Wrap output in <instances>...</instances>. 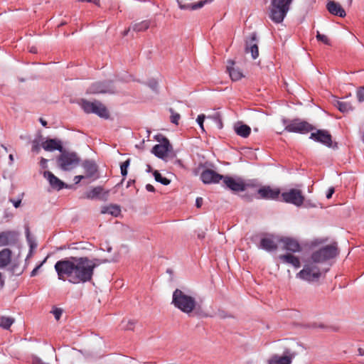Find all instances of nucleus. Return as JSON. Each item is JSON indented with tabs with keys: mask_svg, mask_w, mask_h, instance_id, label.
Segmentation results:
<instances>
[{
	"mask_svg": "<svg viewBox=\"0 0 364 364\" xmlns=\"http://www.w3.org/2000/svg\"><path fill=\"white\" fill-rule=\"evenodd\" d=\"M107 260L90 259L87 257H71L58 260L55 269L59 279L74 284H85L92 280L95 269Z\"/></svg>",
	"mask_w": 364,
	"mask_h": 364,
	"instance_id": "1",
	"label": "nucleus"
},
{
	"mask_svg": "<svg viewBox=\"0 0 364 364\" xmlns=\"http://www.w3.org/2000/svg\"><path fill=\"white\" fill-rule=\"evenodd\" d=\"M293 0H272L269 7V18L275 23H282L290 9Z\"/></svg>",
	"mask_w": 364,
	"mask_h": 364,
	"instance_id": "2",
	"label": "nucleus"
},
{
	"mask_svg": "<svg viewBox=\"0 0 364 364\" xmlns=\"http://www.w3.org/2000/svg\"><path fill=\"white\" fill-rule=\"evenodd\" d=\"M56 161L61 170L69 171L77 167L81 160L76 152L67 151L63 149V151L57 157Z\"/></svg>",
	"mask_w": 364,
	"mask_h": 364,
	"instance_id": "3",
	"label": "nucleus"
},
{
	"mask_svg": "<svg viewBox=\"0 0 364 364\" xmlns=\"http://www.w3.org/2000/svg\"><path fill=\"white\" fill-rule=\"evenodd\" d=\"M282 122L285 126L284 130L288 132L305 134L316 129L312 124L299 118L294 119L292 120L283 118Z\"/></svg>",
	"mask_w": 364,
	"mask_h": 364,
	"instance_id": "4",
	"label": "nucleus"
},
{
	"mask_svg": "<svg viewBox=\"0 0 364 364\" xmlns=\"http://www.w3.org/2000/svg\"><path fill=\"white\" fill-rule=\"evenodd\" d=\"M338 253V248L336 244L328 245L314 252L311 259L314 263H322L334 258Z\"/></svg>",
	"mask_w": 364,
	"mask_h": 364,
	"instance_id": "5",
	"label": "nucleus"
},
{
	"mask_svg": "<svg viewBox=\"0 0 364 364\" xmlns=\"http://www.w3.org/2000/svg\"><path fill=\"white\" fill-rule=\"evenodd\" d=\"M81 107L87 114L93 113L105 119L109 117L107 107L100 101L92 102L87 100H82Z\"/></svg>",
	"mask_w": 364,
	"mask_h": 364,
	"instance_id": "6",
	"label": "nucleus"
},
{
	"mask_svg": "<svg viewBox=\"0 0 364 364\" xmlns=\"http://www.w3.org/2000/svg\"><path fill=\"white\" fill-rule=\"evenodd\" d=\"M156 139L160 142V144L153 146L151 153L159 159H164L167 154L173 150L172 145L170 144L169 140L162 135H157Z\"/></svg>",
	"mask_w": 364,
	"mask_h": 364,
	"instance_id": "7",
	"label": "nucleus"
},
{
	"mask_svg": "<svg viewBox=\"0 0 364 364\" xmlns=\"http://www.w3.org/2000/svg\"><path fill=\"white\" fill-rule=\"evenodd\" d=\"M87 92L89 94H114L116 90L112 80H104L92 83Z\"/></svg>",
	"mask_w": 364,
	"mask_h": 364,
	"instance_id": "8",
	"label": "nucleus"
},
{
	"mask_svg": "<svg viewBox=\"0 0 364 364\" xmlns=\"http://www.w3.org/2000/svg\"><path fill=\"white\" fill-rule=\"evenodd\" d=\"M321 275V271L314 264L304 265V268L297 274V276L309 282H317Z\"/></svg>",
	"mask_w": 364,
	"mask_h": 364,
	"instance_id": "9",
	"label": "nucleus"
},
{
	"mask_svg": "<svg viewBox=\"0 0 364 364\" xmlns=\"http://www.w3.org/2000/svg\"><path fill=\"white\" fill-rule=\"evenodd\" d=\"M280 197L281 201L293 204L297 207L302 205L304 201L301 191L296 188H291L288 191L282 193Z\"/></svg>",
	"mask_w": 364,
	"mask_h": 364,
	"instance_id": "10",
	"label": "nucleus"
},
{
	"mask_svg": "<svg viewBox=\"0 0 364 364\" xmlns=\"http://www.w3.org/2000/svg\"><path fill=\"white\" fill-rule=\"evenodd\" d=\"M311 134L309 139L316 141L322 144L323 145L327 147H336L337 144L335 143L333 145L332 136L328 131L326 129H316V132H311Z\"/></svg>",
	"mask_w": 364,
	"mask_h": 364,
	"instance_id": "11",
	"label": "nucleus"
},
{
	"mask_svg": "<svg viewBox=\"0 0 364 364\" xmlns=\"http://www.w3.org/2000/svg\"><path fill=\"white\" fill-rule=\"evenodd\" d=\"M171 303L175 307L186 314L191 313L196 304L194 297H173Z\"/></svg>",
	"mask_w": 364,
	"mask_h": 364,
	"instance_id": "12",
	"label": "nucleus"
},
{
	"mask_svg": "<svg viewBox=\"0 0 364 364\" xmlns=\"http://www.w3.org/2000/svg\"><path fill=\"white\" fill-rule=\"evenodd\" d=\"M223 182L226 188L234 192L244 191L247 187L254 186L252 184L245 183L241 178L235 180L228 176H223Z\"/></svg>",
	"mask_w": 364,
	"mask_h": 364,
	"instance_id": "13",
	"label": "nucleus"
},
{
	"mask_svg": "<svg viewBox=\"0 0 364 364\" xmlns=\"http://www.w3.org/2000/svg\"><path fill=\"white\" fill-rule=\"evenodd\" d=\"M258 198L264 200H278L281 192L279 188H272L269 186H262L257 190Z\"/></svg>",
	"mask_w": 364,
	"mask_h": 364,
	"instance_id": "14",
	"label": "nucleus"
},
{
	"mask_svg": "<svg viewBox=\"0 0 364 364\" xmlns=\"http://www.w3.org/2000/svg\"><path fill=\"white\" fill-rule=\"evenodd\" d=\"M223 175H220L211 169H205L200 173V179L205 184L218 183L223 180Z\"/></svg>",
	"mask_w": 364,
	"mask_h": 364,
	"instance_id": "15",
	"label": "nucleus"
},
{
	"mask_svg": "<svg viewBox=\"0 0 364 364\" xmlns=\"http://www.w3.org/2000/svg\"><path fill=\"white\" fill-rule=\"evenodd\" d=\"M257 42L258 40L256 33H252L245 42V52L251 53L253 59H256L259 56Z\"/></svg>",
	"mask_w": 364,
	"mask_h": 364,
	"instance_id": "16",
	"label": "nucleus"
},
{
	"mask_svg": "<svg viewBox=\"0 0 364 364\" xmlns=\"http://www.w3.org/2000/svg\"><path fill=\"white\" fill-rule=\"evenodd\" d=\"M43 176L46 178L50 185V186L58 191L62 190L65 188H68V186L56 177L52 172L46 171L43 173Z\"/></svg>",
	"mask_w": 364,
	"mask_h": 364,
	"instance_id": "17",
	"label": "nucleus"
},
{
	"mask_svg": "<svg viewBox=\"0 0 364 364\" xmlns=\"http://www.w3.org/2000/svg\"><path fill=\"white\" fill-rule=\"evenodd\" d=\"M81 166L85 170L86 178L94 177V180L99 178L98 176H96L98 172V167L94 161L88 159L85 160Z\"/></svg>",
	"mask_w": 364,
	"mask_h": 364,
	"instance_id": "18",
	"label": "nucleus"
},
{
	"mask_svg": "<svg viewBox=\"0 0 364 364\" xmlns=\"http://www.w3.org/2000/svg\"><path fill=\"white\" fill-rule=\"evenodd\" d=\"M284 244V250L291 252H299L301 250V247L299 242L291 237H284L280 240Z\"/></svg>",
	"mask_w": 364,
	"mask_h": 364,
	"instance_id": "19",
	"label": "nucleus"
},
{
	"mask_svg": "<svg viewBox=\"0 0 364 364\" xmlns=\"http://www.w3.org/2000/svg\"><path fill=\"white\" fill-rule=\"evenodd\" d=\"M41 146L43 149L47 151L58 150V151L62 152V151H63L61 141L56 139H46L42 143Z\"/></svg>",
	"mask_w": 364,
	"mask_h": 364,
	"instance_id": "20",
	"label": "nucleus"
},
{
	"mask_svg": "<svg viewBox=\"0 0 364 364\" xmlns=\"http://www.w3.org/2000/svg\"><path fill=\"white\" fill-rule=\"evenodd\" d=\"M326 8L328 12L334 16L345 17L346 15L345 10L340 4L334 1H329L326 5Z\"/></svg>",
	"mask_w": 364,
	"mask_h": 364,
	"instance_id": "21",
	"label": "nucleus"
},
{
	"mask_svg": "<svg viewBox=\"0 0 364 364\" xmlns=\"http://www.w3.org/2000/svg\"><path fill=\"white\" fill-rule=\"evenodd\" d=\"M279 258L282 262L290 264L296 268H299L301 266V262L299 257L291 254L287 253L285 255H279Z\"/></svg>",
	"mask_w": 364,
	"mask_h": 364,
	"instance_id": "22",
	"label": "nucleus"
},
{
	"mask_svg": "<svg viewBox=\"0 0 364 364\" xmlns=\"http://www.w3.org/2000/svg\"><path fill=\"white\" fill-rule=\"evenodd\" d=\"M234 129L237 135L243 138H247L249 136L251 132L250 127L248 125L244 124L241 122H237L235 124L234 126Z\"/></svg>",
	"mask_w": 364,
	"mask_h": 364,
	"instance_id": "23",
	"label": "nucleus"
},
{
	"mask_svg": "<svg viewBox=\"0 0 364 364\" xmlns=\"http://www.w3.org/2000/svg\"><path fill=\"white\" fill-rule=\"evenodd\" d=\"M259 248L267 252H272L277 249V245L272 239L264 237L260 240Z\"/></svg>",
	"mask_w": 364,
	"mask_h": 364,
	"instance_id": "24",
	"label": "nucleus"
},
{
	"mask_svg": "<svg viewBox=\"0 0 364 364\" xmlns=\"http://www.w3.org/2000/svg\"><path fill=\"white\" fill-rule=\"evenodd\" d=\"M11 250L5 248L0 251V268L7 266L11 260Z\"/></svg>",
	"mask_w": 364,
	"mask_h": 364,
	"instance_id": "25",
	"label": "nucleus"
},
{
	"mask_svg": "<svg viewBox=\"0 0 364 364\" xmlns=\"http://www.w3.org/2000/svg\"><path fill=\"white\" fill-rule=\"evenodd\" d=\"M293 356L284 355L278 356L274 355L268 360V364H291Z\"/></svg>",
	"mask_w": 364,
	"mask_h": 364,
	"instance_id": "26",
	"label": "nucleus"
},
{
	"mask_svg": "<svg viewBox=\"0 0 364 364\" xmlns=\"http://www.w3.org/2000/svg\"><path fill=\"white\" fill-rule=\"evenodd\" d=\"M231 65H232L231 66L227 67V70L229 73V75H230V77H231V79L234 81H237V80H240L242 77H243L244 75L242 73V72L240 70V69L232 67V65H234L233 61H231Z\"/></svg>",
	"mask_w": 364,
	"mask_h": 364,
	"instance_id": "27",
	"label": "nucleus"
},
{
	"mask_svg": "<svg viewBox=\"0 0 364 364\" xmlns=\"http://www.w3.org/2000/svg\"><path fill=\"white\" fill-rule=\"evenodd\" d=\"M101 213L104 214L108 213L114 217H117L118 215H119L121 213V209L119 205L111 204L109 205L104 207Z\"/></svg>",
	"mask_w": 364,
	"mask_h": 364,
	"instance_id": "28",
	"label": "nucleus"
},
{
	"mask_svg": "<svg viewBox=\"0 0 364 364\" xmlns=\"http://www.w3.org/2000/svg\"><path fill=\"white\" fill-rule=\"evenodd\" d=\"M14 233L10 231H4L0 233V247L9 245L13 240Z\"/></svg>",
	"mask_w": 364,
	"mask_h": 364,
	"instance_id": "29",
	"label": "nucleus"
},
{
	"mask_svg": "<svg viewBox=\"0 0 364 364\" xmlns=\"http://www.w3.org/2000/svg\"><path fill=\"white\" fill-rule=\"evenodd\" d=\"M102 192L103 188L102 186H96L92 188L90 191L86 192L85 198L90 200L98 198Z\"/></svg>",
	"mask_w": 364,
	"mask_h": 364,
	"instance_id": "30",
	"label": "nucleus"
},
{
	"mask_svg": "<svg viewBox=\"0 0 364 364\" xmlns=\"http://www.w3.org/2000/svg\"><path fill=\"white\" fill-rule=\"evenodd\" d=\"M151 24L149 20H144L139 23H135L132 26V28L134 31L141 32L147 30Z\"/></svg>",
	"mask_w": 364,
	"mask_h": 364,
	"instance_id": "31",
	"label": "nucleus"
},
{
	"mask_svg": "<svg viewBox=\"0 0 364 364\" xmlns=\"http://www.w3.org/2000/svg\"><path fill=\"white\" fill-rule=\"evenodd\" d=\"M334 105L338 109L343 113L348 112L352 110L353 107L350 102L336 100Z\"/></svg>",
	"mask_w": 364,
	"mask_h": 364,
	"instance_id": "32",
	"label": "nucleus"
},
{
	"mask_svg": "<svg viewBox=\"0 0 364 364\" xmlns=\"http://www.w3.org/2000/svg\"><path fill=\"white\" fill-rule=\"evenodd\" d=\"M14 318L9 316L0 317V327L5 330H9L11 325L14 323Z\"/></svg>",
	"mask_w": 364,
	"mask_h": 364,
	"instance_id": "33",
	"label": "nucleus"
},
{
	"mask_svg": "<svg viewBox=\"0 0 364 364\" xmlns=\"http://www.w3.org/2000/svg\"><path fill=\"white\" fill-rule=\"evenodd\" d=\"M136 322V320L134 319H129L128 321L122 320V328L124 331H133Z\"/></svg>",
	"mask_w": 364,
	"mask_h": 364,
	"instance_id": "34",
	"label": "nucleus"
},
{
	"mask_svg": "<svg viewBox=\"0 0 364 364\" xmlns=\"http://www.w3.org/2000/svg\"><path fill=\"white\" fill-rule=\"evenodd\" d=\"M153 175L154 176L156 181H157L164 186H168L171 183V181L169 179H168L167 178L163 177L162 175L156 170L154 171Z\"/></svg>",
	"mask_w": 364,
	"mask_h": 364,
	"instance_id": "35",
	"label": "nucleus"
},
{
	"mask_svg": "<svg viewBox=\"0 0 364 364\" xmlns=\"http://www.w3.org/2000/svg\"><path fill=\"white\" fill-rule=\"evenodd\" d=\"M208 118L212 119L215 122L218 129H220L223 127L222 117L220 113L216 112L213 115L209 116Z\"/></svg>",
	"mask_w": 364,
	"mask_h": 364,
	"instance_id": "36",
	"label": "nucleus"
},
{
	"mask_svg": "<svg viewBox=\"0 0 364 364\" xmlns=\"http://www.w3.org/2000/svg\"><path fill=\"white\" fill-rule=\"evenodd\" d=\"M316 37V39L318 41H321L323 43H324L325 45L331 44V41H330L329 38L326 36L320 33L319 31H317Z\"/></svg>",
	"mask_w": 364,
	"mask_h": 364,
	"instance_id": "37",
	"label": "nucleus"
},
{
	"mask_svg": "<svg viewBox=\"0 0 364 364\" xmlns=\"http://www.w3.org/2000/svg\"><path fill=\"white\" fill-rule=\"evenodd\" d=\"M169 111L171 113V123L175 124H178V121H179V119L181 118L180 114L178 113L175 112L172 108H170Z\"/></svg>",
	"mask_w": 364,
	"mask_h": 364,
	"instance_id": "38",
	"label": "nucleus"
},
{
	"mask_svg": "<svg viewBox=\"0 0 364 364\" xmlns=\"http://www.w3.org/2000/svg\"><path fill=\"white\" fill-rule=\"evenodd\" d=\"M51 313L54 315L55 318L58 321L63 314V309L60 308L54 307L51 311Z\"/></svg>",
	"mask_w": 364,
	"mask_h": 364,
	"instance_id": "39",
	"label": "nucleus"
},
{
	"mask_svg": "<svg viewBox=\"0 0 364 364\" xmlns=\"http://www.w3.org/2000/svg\"><path fill=\"white\" fill-rule=\"evenodd\" d=\"M41 150L39 141L34 139L32 141L31 151L34 153H38Z\"/></svg>",
	"mask_w": 364,
	"mask_h": 364,
	"instance_id": "40",
	"label": "nucleus"
},
{
	"mask_svg": "<svg viewBox=\"0 0 364 364\" xmlns=\"http://www.w3.org/2000/svg\"><path fill=\"white\" fill-rule=\"evenodd\" d=\"M148 86L154 91L157 92L158 82L155 79H151L147 82Z\"/></svg>",
	"mask_w": 364,
	"mask_h": 364,
	"instance_id": "41",
	"label": "nucleus"
},
{
	"mask_svg": "<svg viewBox=\"0 0 364 364\" xmlns=\"http://www.w3.org/2000/svg\"><path fill=\"white\" fill-rule=\"evenodd\" d=\"M205 118V116L204 114H199L196 119L197 123L198 124L200 128L201 129V130L203 132L205 131L204 126H203V122H204Z\"/></svg>",
	"mask_w": 364,
	"mask_h": 364,
	"instance_id": "42",
	"label": "nucleus"
},
{
	"mask_svg": "<svg viewBox=\"0 0 364 364\" xmlns=\"http://www.w3.org/2000/svg\"><path fill=\"white\" fill-rule=\"evenodd\" d=\"M357 98L359 102L364 101V87H361L357 91Z\"/></svg>",
	"mask_w": 364,
	"mask_h": 364,
	"instance_id": "43",
	"label": "nucleus"
},
{
	"mask_svg": "<svg viewBox=\"0 0 364 364\" xmlns=\"http://www.w3.org/2000/svg\"><path fill=\"white\" fill-rule=\"evenodd\" d=\"M11 272L13 274L20 275L22 273V270L19 269L18 267L16 264L12 265Z\"/></svg>",
	"mask_w": 364,
	"mask_h": 364,
	"instance_id": "44",
	"label": "nucleus"
},
{
	"mask_svg": "<svg viewBox=\"0 0 364 364\" xmlns=\"http://www.w3.org/2000/svg\"><path fill=\"white\" fill-rule=\"evenodd\" d=\"M33 364H48L47 363L43 362L40 358L35 356L32 359Z\"/></svg>",
	"mask_w": 364,
	"mask_h": 364,
	"instance_id": "45",
	"label": "nucleus"
},
{
	"mask_svg": "<svg viewBox=\"0 0 364 364\" xmlns=\"http://www.w3.org/2000/svg\"><path fill=\"white\" fill-rule=\"evenodd\" d=\"M9 201L11 202L14 205V206L17 208L21 205V199L14 200L13 198H10Z\"/></svg>",
	"mask_w": 364,
	"mask_h": 364,
	"instance_id": "46",
	"label": "nucleus"
},
{
	"mask_svg": "<svg viewBox=\"0 0 364 364\" xmlns=\"http://www.w3.org/2000/svg\"><path fill=\"white\" fill-rule=\"evenodd\" d=\"M48 160L46 159H44L43 157L41 158L40 161V166L42 168H46L48 167Z\"/></svg>",
	"mask_w": 364,
	"mask_h": 364,
	"instance_id": "47",
	"label": "nucleus"
},
{
	"mask_svg": "<svg viewBox=\"0 0 364 364\" xmlns=\"http://www.w3.org/2000/svg\"><path fill=\"white\" fill-rule=\"evenodd\" d=\"M334 192H335L334 188L331 187L330 188H328V190L326 192V198L330 199L332 197Z\"/></svg>",
	"mask_w": 364,
	"mask_h": 364,
	"instance_id": "48",
	"label": "nucleus"
},
{
	"mask_svg": "<svg viewBox=\"0 0 364 364\" xmlns=\"http://www.w3.org/2000/svg\"><path fill=\"white\" fill-rule=\"evenodd\" d=\"M203 198L201 197H198L196 200V206L198 208H200L202 205H203Z\"/></svg>",
	"mask_w": 364,
	"mask_h": 364,
	"instance_id": "49",
	"label": "nucleus"
},
{
	"mask_svg": "<svg viewBox=\"0 0 364 364\" xmlns=\"http://www.w3.org/2000/svg\"><path fill=\"white\" fill-rule=\"evenodd\" d=\"M79 2L92 3L96 6H100V0H77Z\"/></svg>",
	"mask_w": 364,
	"mask_h": 364,
	"instance_id": "50",
	"label": "nucleus"
},
{
	"mask_svg": "<svg viewBox=\"0 0 364 364\" xmlns=\"http://www.w3.org/2000/svg\"><path fill=\"white\" fill-rule=\"evenodd\" d=\"M85 178H86V176H82V175L75 176L74 177L75 184L79 183Z\"/></svg>",
	"mask_w": 364,
	"mask_h": 364,
	"instance_id": "51",
	"label": "nucleus"
},
{
	"mask_svg": "<svg viewBox=\"0 0 364 364\" xmlns=\"http://www.w3.org/2000/svg\"><path fill=\"white\" fill-rule=\"evenodd\" d=\"M172 296H188L181 290L176 289L173 292Z\"/></svg>",
	"mask_w": 364,
	"mask_h": 364,
	"instance_id": "52",
	"label": "nucleus"
},
{
	"mask_svg": "<svg viewBox=\"0 0 364 364\" xmlns=\"http://www.w3.org/2000/svg\"><path fill=\"white\" fill-rule=\"evenodd\" d=\"M130 162H131V159H127L125 161H124L121 164L120 168H128V167L130 165Z\"/></svg>",
	"mask_w": 364,
	"mask_h": 364,
	"instance_id": "53",
	"label": "nucleus"
},
{
	"mask_svg": "<svg viewBox=\"0 0 364 364\" xmlns=\"http://www.w3.org/2000/svg\"><path fill=\"white\" fill-rule=\"evenodd\" d=\"M120 170H121V174L123 176L122 182H123L124 181V178L127 175V168H120Z\"/></svg>",
	"mask_w": 364,
	"mask_h": 364,
	"instance_id": "54",
	"label": "nucleus"
},
{
	"mask_svg": "<svg viewBox=\"0 0 364 364\" xmlns=\"http://www.w3.org/2000/svg\"><path fill=\"white\" fill-rule=\"evenodd\" d=\"M146 189L149 192H155V188L151 184H146Z\"/></svg>",
	"mask_w": 364,
	"mask_h": 364,
	"instance_id": "55",
	"label": "nucleus"
},
{
	"mask_svg": "<svg viewBox=\"0 0 364 364\" xmlns=\"http://www.w3.org/2000/svg\"><path fill=\"white\" fill-rule=\"evenodd\" d=\"M41 265V264H40V265L37 266L36 267H35V268L32 270V272H31V277H33V276H35V275L36 274V272H37V271L38 270V269L40 268Z\"/></svg>",
	"mask_w": 364,
	"mask_h": 364,
	"instance_id": "56",
	"label": "nucleus"
},
{
	"mask_svg": "<svg viewBox=\"0 0 364 364\" xmlns=\"http://www.w3.org/2000/svg\"><path fill=\"white\" fill-rule=\"evenodd\" d=\"M134 183H135V180L129 179V180L127 181V188L130 187L131 186H132L133 184H134Z\"/></svg>",
	"mask_w": 364,
	"mask_h": 364,
	"instance_id": "57",
	"label": "nucleus"
},
{
	"mask_svg": "<svg viewBox=\"0 0 364 364\" xmlns=\"http://www.w3.org/2000/svg\"><path fill=\"white\" fill-rule=\"evenodd\" d=\"M29 51L30 53H36L38 52L37 50V48L35 47V46H31L30 48H29Z\"/></svg>",
	"mask_w": 364,
	"mask_h": 364,
	"instance_id": "58",
	"label": "nucleus"
},
{
	"mask_svg": "<svg viewBox=\"0 0 364 364\" xmlns=\"http://www.w3.org/2000/svg\"><path fill=\"white\" fill-rule=\"evenodd\" d=\"M39 122L43 127H46L47 125V122L42 118H40Z\"/></svg>",
	"mask_w": 364,
	"mask_h": 364,
	"instance_id": "59",
	"label": "nucleus"
},
{
	"mask_svg": "<svg viewBox=\"0 0 364 364\" xmlns=\"http://www.w3.org/2000/svg\"><path fill=\"white\" fill-rule=\"evenodd\" d=\"M358 353H359V355H360L364 356V349H363V348H359V349H358Z\"/></svg>",
	"mask_w": 364,
	"mask_h": 364,
	"instance_id": "60",
	"label": "nucleus"
},
{
	"mask_svg": "<svg viewBox=\"0 0 364 364\" xmlns=\"http://www.w3.org/2000/svg\"><path fill=\"white\" fill-rule=\"evenodd\" d=\"M131 29H132V26H131V27H129L128 29L125 30V31H124V33H123V36H127V35L128 34L129 31Z\"/></svg>",
	"mask_w": 364,
	"mask_h": 364,
	"instance_id": "61",
	"label": "nucleus"
},
{
	"mask_svg": "<svg viewBox=\"0 0 364 364\" xmlns=\"http://www.w3.org/2000/svg\"><path fill=\"white\" fill-rule=\"evenodd\" d=\"M166 272H167L168 274H171H171H173V270H172V269H167Z\"/></svg>",
	"mask_w": 364,
	"mask_h": 364,
	"instance_id": "62",
	"label": "nucleus"
},
{
	"mask_svg": "<svg viewBox=\"0 0 364 364\" xmlns=\"http://www.w3.org/2000/svg\"><path fill=\"white\" fill-rule=\"evenodd\" d=\"M151 171V166L150 165H147V172H150Z\"/></svg>",
	"mask_w": 364,
	"mask_h": 364,
	"instance_id": "63",
	"label": "nucleus"
},
{
	"mask_svg": "<svg viewBox=\"0 0 364 364\" xmlns=\"http://www.w3.org/2000/svg\"><path fill=\"white\" fill-rule=\"evenodd\" d=\"M29 235H30L29 230L27 228V230H26V236H27L28 239L29 238Z\"/></svg>",
	"mask_w": 364,
	"mask_h": 364,
	"instance_id": "64",
	"label": "nucleus"
}]
</instances>
